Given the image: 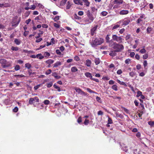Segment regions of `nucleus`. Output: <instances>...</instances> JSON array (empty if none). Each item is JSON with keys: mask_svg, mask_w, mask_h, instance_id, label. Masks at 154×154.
<instances>
[{"mask_svg": "<svg viewBox=\"0 0 154 154\" xmlns=\"http://www.w3.org/2000/svg\"><path fill=\"white\" fill-rule=\"evenodd\" d=\"M112 47L115 49L116 52H121L124 49V46L122 45L115 42L112 43Z\"/></svg>", "mask_w": 154, "mask_h": 154, "instance_id": "obj_1", "label": "nucleus"}, {"mask_svg": "<svg viewBox=\"0 0 154 154\" xmlns=\"http://www.w3.org/2000/svg\"><path fill=\"white\" fill-rule=\"evenodd\" d=\"M104 42V39L102 38H96L92 40L91 45L93 47L98 45H100L102 44Z\"/></svg>", "mask_w": 154, "mask_h": 154, "instance_id": "obj_2", "label": "nucleus"}, {"mask_svg": "<svg viewBox=\"0 0 154 154\" xmlns=\"http://www.w3.org/2000/svg\"><path fill=\"white\" fill-rule=\"evenodd\" d=\"M87 14L88 18L85 19V21L87 23H90L93 21L94 18L96 17V16H93V15L89 11H88Z\"/></svg>", "mask_w": 154, "mask_h": 154, "instance_id": "obj_3", "label": "nucleus"}, {"mask_svg": "<svg viewBox=\"0 0 154 154\" xmlns=\"http://www.w3.org/2000/svg\"><path fill=\"white\" fill-rule=\"evenodd\" d=\"M112 40L116 41L119 43L122 42L123 39L121 36H118L116 35H112Z\"/></svg>", "mask_w": 154, "mask_h": 154, "instance_id": "obj_4", "label": "nucleus"}, {"mask_svg": "<svg viewBox=\"0 0 154 154\" xmlns=\"http://www.w3.org/2000/svg\"><path fill=\"white\" fill-rule=\"evenodd\" d=\"M131 22L130 19L129 18H125L123 20H120L119 22L122 23V26H126L129 24Z\"/></svg>", "mask_w": 154, "mask_h": 154, "instance_id": "obj_5", "label": "nucleus"}, {"mask_svg": "<svg viewBox=\"0 0 154 154\" xmlns=\"http://www.w3.org/2000/svg\"><path fill=\"white\" fill-rule=\"evenodd\" d=\"M109 36V35H107L106 38V41L107 43H109V47H112V43L114 42L112 40H110Z\"/></svg>", "mask_w": 154, "mask_h": 154, "instance_id": "obj_6", "label": "nucleus"}, {"mask_svg": "<svg viewBox=\"0 0 154 154\" xmlns=\"http://www.w3.org/2000/svg\"><path fill=\"white\" fill-rule=\"evenodd\" d=\"M20 21V17L19 18V20L17 21L15 19H13L11 22L12 26L14 27H17Z\"/></svg>", "mask_w": 154, "mask_h": 154, "instance_id": "obj_7", "label": "nucleus"}, {"mask_svg": "<svg viewBox=\"0 0 154 154\" xmlns=\"http://www.w3.org/2000/svg\"><path fill=\"white\" fill-rule=\"evenodd\" d=\"M34 101L37 102H39V99L38 97H35L33 98H30L29 101V104H32L33 101Z\"/></svg>", "mask_w": 154, "mask_h": 154, "instance_id": "obj_8", "label": "nucleus"}, {"mask_svg": "<svg viewBox=\"0 0 154 154\" xmlns=\"http://www.w3.org/2000/svg\"><path fill=\"white\" fill-rule=\"evenodd\" d=\"M74 89L76 91L81 95H85V93L82 91V90L79 88H75Z\"/></svg>", "mask_w": 154, "mask_h": 154, "instance_id": "obj_9", "label": "nucleus"}, {"mask_svg": "<svg viewBox=\"0 0 154 154\" xmlns=\"http://www.w3.org/2000/svg\"><path fill=\"white\" fill-rule=\"evenodd\" d=\"M10 4L8 3H4L0 4V8L8 7H10Z\"/></svg>", "mask_w": 154, "mask_h": 154, "instance_id": "obj_10", "label": "nucleus"}, {"mask_svg": "<svg viewBox=\"0 0 154 154\" xmlns=\"http://www.w3.org/2000/svg\"><path fill=\"white\" fill-rule=\"evenodd\" d=\"M97 25L93 27L91 30V34L92 36H93L94 33L95 31H96L97 29Z\"/></svg>", "mask_w": 154, "mask_h": 154, "instance_id": "obj_11", "label": "nucleus"}, {"mask_svg": "<svg viewBox=\"0 0 154 154\" xmlns=\"http://www.w3.org/2000/svg\"><path fill=\"white\" fill-rule=\"evenodd\" d=\"M129 11L127 10H122L120 11L119 14L120 15H126L128 14Z\"/></svg>", "mask_w": 154, "mask_h": 154, "instance_id": "obj_12", "label": "nucleus"}, {"mask_svg": "<svg viewBox=\"0 0 154 154\" xmlns=\"http://www.w3.org/2000/svg\"><path fill=\"white\" fill-rule=\"evenodd\" d=\"M123 2V0H115L113 1L114 4L120 5L122 4Z\"/></svg>", "mask_w": 154, "mask_h": 154, "instance_id": "obj_13", "label": "nucleus"}, {"mask_svg": "<svg viewBox=\"0 0 154 154\" xmlns=\"http://www.w3.org/2000/svg\"><path fill=\"white\" fill-rule=\"evenodd\" d=\"M72 18L73 20H80L81 17L78 16L76 14H74L72 17Z\"/></svg>", "mask_w": 154, "mask_h": 154, "instance_id": "obj_14", "label": "nucleus"}, {"mask_svg": "<svg viewBox=\"0 0 154 154\" xmlns=\"http://www.w3.org/2000/svg\"><path fill=\"white\" fill-rule=\"evenodd\" d=\"M74 2L76 4L83 5L82 2L81 0H74Z\"/></svg>", "mask_w": 154, "mask_h": 154, "instance_id": "obj_15", "label": "nucleus"}, {"mask_svg": "<svg viewBox=\"0 0 154 154\" xmlns=\"http://www.w3.org/2000/svg\"><path fill=\"white\" fill-rule=\"evenodd\" d=\"M85 76L87 78H89L91 79H92V76L91 73L89 72H86L85 73Z\"/></svg>", "mask_w": 154, "mask_h": 154, "instance_id": "obj_16", "label": "nucleus"}, {"mask_svg": "<svg viewBox=\"0 0 154 154\" xmlns=\"http://www.w3.org/2000/svg\"><path fill=\"white\" fill-rule=\"evenodd\" d=\"M61 65V63L60 61L57 62L54 64L53 67H57Z\"/></svg>", "mask_w": 154, "mask_h": 154, "instance_id": "obj_17", "label": "nucleus"}, {"mask_svg": "<svg viewBox=\"0 0 154 154\" xmlns=\"http://www.w3.org/2000/svg\"><path fill=\"white\" fill-rule=\"evenodd\" d=\"M117 82L119 84L121 85H124L125 87L127 86V85L126 84H125L124 82L121 81L119 79L117 80Z\"/></svg>", "mask_w": 154, "mask_h": 154, "instance_id": "obj_18", "label": "nucleus"}, {"mask_svg": "<svg viewBox=\"0 0 154 154\" xmlns=\"http://www.w3.org/2000/svg\"><path fill=\"white\" fill-rule=\"evenodd\" d=\"M14 42L17 45H19L20 44L21 41L20 39L16 38L14 39Z\"/></svg>", "mask_w": 154, "mask_h": 154, "instance_id": "obj_19", "label": "nucleus"}, {"mask_svg": "<svg viewBox=\"0 0 154 154\" xmlns=\"http://www.w3.org/2000/svg\"><path fill=\"white\" fill-rule=\"evenodd\" d=\"M94 62L96 65L99 64L100 62V60L99 58H96L94 59Z\"/></svg>", "mask_w": 154, "mask_h": 154, "instance_id": "obj_20", "label": "nucleus"}, {"mask_svg": "<svg viewBox=\"0 0 154 154\" xmlns=\"http://www.w3.org/2000/svg\"><path fill=\"white\" fill-rule=\"evenodd\" d=\"M97 9L95 8L94 7H92L91 8V11L92 13L95 12L94 13V14L95 16H96L97 14Z\"/></svg>", "mask_w": 154, "mask_h": 154, "instance_id": "obj_21", "label": "nucleus"}, {"mask_svg": "<svg viewBox=\"0 0 154 154\" xmlns=\"http://www.w3.org/2000/svg\"><path fill=\"white\" fill-rule=\"evenodd\" d=\"M7 62L6 60L5 59H0V63L2 65L6 64Z\"/></svg>", "mask_w": 154, "mask_h": 154, "instance_id": "obj_22", "label": "nucleus"}, {"mask_svg": "<svg viewBox=\"0 0 154 154\" xmlns=\"http://www.w3.org/2000/svg\"><path fill=\"white\" fill-rule=\"evenodd\" d=\"M91 61L89 60H87L86 61V65L88 67H90L91 64Z\"/></svg>", "mask_w": 154, "mask_h": 154, "instance_id": "obj_23", "label": "nucleus"}, {"mask_svg": "<svg viewBox=\"0 0 154 154\" xmlns=\"http://www.w3.org/2000/svg\"><path fill=\"white\" fill-rule=\"evenodd\" d=\"M78 70V69L76 66L72 67L71 68V71L72 72H75Z\"/></svg>", "mask_w": 154, "mask_h": 154, "instance_id": "obj_24", "label": "nucleus"}, {"mask_svg": "<svg viewBox=\"0 0 154 154\" xmlns=\"http://www.w3.org/2000/svg\"><path fill=\"white\" fill-rule=\"evenodd\" d=\"M52 75L54 76L56 79H58L61 78L60 76L57 75L56 72H54L52 74Z\"/></svg>", "mask_w": 154, "mask_h": 154, "instance_id": "obj_25", "label": "nucleus"}, {"mask_svg": "<svg viewBox=\"0 0 154 154\" xmlns=\"http://www.w3.org/2000/svg\"><path fill=\"white\" fill-rule=\"evenodd\" d=\"M54 60L51 59H48L45 62L48 64H51L54 62Z\"/></svg>", "mask_w": 154, "mask_h": 154, "instance_id": "obj_26", "label": "nucleus"}, {"mask_svg": "<svg viewBox=\"0 0 154 154\" xmlns=\"http://www.w3.org/2000/svg\"><path fill=\"white\" fill-rule=\"evenodd\" d=\"M82 1L84 3V5L86 6H88L90 4V3L88 0H82Z\"/></svg>", "mask_w": 154, "mask_h": 154, "instance_id": "obj_27", "label": "nucleus"}, {"mask_svg": "<svg viewBox=\"0 0 154 154\" xmlns=\"http://www.w3.org/2000/svg\"><path fill=\"white\" fill-rule=\"evenodd\" d=\"M116 50H115L114 51H111L110 53H109V54L110 56L114 57L115 56L116 54Z\"/></svg>", "mask_w": 154, "mask_h": 154, "instance_id": "obj_28", "label": "nucleus"}, {"mask_svg": "<svg viewBox=\"0 0 154 154\" xmlns=\"http://www.w3.org/2000/svg\"><path fill=\"white\" fill-rule=\"evenodd\" d=\"M14 77L17 78H20L22 77H24L25 76L22 74L21 75H14Z\"/></svg>", "mask_w": 154, "mask_h": 154, "instance_id": "obj_29", "label": "nucleus"}, {"mask_svg": "<svg viewBox=\"0 0 154 154\" xmlns=\"http://www.w3.org/2000/svg\"><path fill=\"white\" fill-rule=\"evenodd\" d=\"M39 58L40 59H42L44 58V57L42 56L41 54H38L36 55V58Z\"/></svg>", "mask_w": 154, "mask_h": 154, "instance_id": "obj_30", "label": "nucleus"}, {"mask_svg": "<svg viewBox=\"0 0 154 154\" xmlns=\"http://www.w3.org/2000/svg\"><path fill=\"white\" fill-rule=\"evenodd\" d=\"M112 88L115 90V91H117L118 90V89H117V86L116 85H113L112 86Z\"/></svg>", "mask_w": 154, "mask_h": 154, "instance_id": "obj_31", "label": "nucleus"}, {"mask_svg": "<svg viewBox=\"0 0 154 154\" xmlns=\"http://www.w3.org/2000/svg\"><path fill=\"white\" fill-rule=\"evenodd\" d=\"M72 4L70 3L69 1H68L67 3V5L66 6V8L67 9H69L71 7Z\"/></svg>", "mask_w": 154, "mask_h": 154, "instance_id": "obj_32", "label": "nucleus"}, {"mask_svg": "<svg viewBox=\"0 0 154 154\" xmlns=\"http://www.w3.org/2000/svg\"><path fill=\"white\" fill-rule=\"evenodd\" d=\"M25 67L28 69H29L31 67V66L30 63H27L25 64Z\"/></svg>", "mask_w": 154, "mask_h": 154, "instance_id": "obj_33", "label": "nucleus"}, {"mask_svg": "<svg viewBox=\"0 0 154 154\" xmlns=\"http://www.w3.org/2000/svg\"><path fill=\"white\" fill-rule=\"evenodd\" d=\"M53 83L52 82H51L47 84V86L48 88H49L51 87L53 85Z\"/></svg>", "mask_w": 154, "mask_h": 154, "instance_id": "obj_34", "label": "nucleus"}, {"mask_svg": "<svg viewBox=\"0 0 154 154\" xmlns=\"http://www.w3.org/2000/svg\"><path fill=\"white\" fill-rule=\"evenodd\" d=\"M11 50H12L13 51H17L18 50L19 48L18 47H14V46H12L11 47Z\"/></svg>", "mask_w": 154, "mask_h": 154, "instance_id": "obj_35", "label": "nucleus"}, {"mask_svg": "<svg viewBox=\"0 0 154 154\" xmlns=\"http://www.w3.org/2000/svg\"><path fill=\"white\" fill-rule=\"evenodd\" d=\"M152 30V28L151 27H148L147 28L146 31L147 33H150Z\"/></svg>", "mask_w": 154, "mask_h": 154, "instance_id": "obj_36", "label": "nucleus"}, {"mask_svg": "<svg viewBox=\"0 0 154 154\" xmlns=\"http://www.w3.org/2000/svg\"><path fill=\"white\" fill-rule=\"evenodd\" d=\"M148 124L151 126V127H153L154 125V121H149L148 122Z\"/></svg>", "mask_w": 154, "mask_h": 154, "instance_id": "obj_37", "label": "nucleus"}, {"mask_svg": "<svg viewBox=\"0 0 154 154\" xmlns=\"http://www.w3.org/2000/svg\"><path fill=\"white\" fill-rule=\"evenodd\" d=\"M20 66L19 65H17L15 66L14 67V69L16 71H17L20 69Z\"/></svg>", "mask_w": 154, "mask_h": 154, "instance_id": "obj_38", "label": "nucleus"}, {"mask_svg": "<svg viewBox=\"0 0 154 154\" xmlns=\"http://www.w3.org/2000/svg\"><path fill=\"white\" fill-rule=\"evenodd\" d=\"M86 90L88 91L90 93H96L95 92L92 90L90 88H87Z\"/></svg>", "mask_w": 154, "mask_h": 154, "instance_id": "obj_39", "label": "nucleus"}, {"mask_svg": "<svg viewBox=\"0 0 154 154\" xmlns=\"http://www.w3.org/2000/svg\"><path fill=\"white\" fill-rule=\"evenodd\" d=\"M142 94V93L140 91H138L137 92V97H139Z\"/></svg>", "mask_w": 154, "mask_h": 154, "instance_id": "obj_40", "label": "nucleus"}, {"mask_svg": "<svg viewBox=\"0 0 154 154\" xmlns=\"http://www.w3.org/2000/svg\"><path fill=\"white\" fill-rule=\"evenodd\" d=\"M108 14V13L106 11H103L101 12V14L103 16H106Z\"/></svg>", "mask_w": 154, "mask_h": 154, "instance_id": "obj_41", "label": "nucleus"}, {"mask_svg": "<svg viewBox=\"0 0 154 154\" xmlns=\"http://www.w3.org/2000/svg\"><path fill=\"white\" fill-rule=\"evenodd\" d=\"M31 71H32V70L30 69L28 71V73H29V75H34L35 74V72H32Z\"/></svg>", "mask_w": 154, "mask_h": 154, "instance_id": "obj_42", "label": "nucleus"}, {"mask_svg": "<svg viewBox=\"0 0 154 154\" xmlns=\"http://www.w3.org/2000/svg\"><path fill=\"white\" fill-rule=\"evenodd\" d=\"M50 102V101L48 100H45L44 101V103L45 105L49 104Z\"/></svg>", "mask_w": 154, "mask_h": 154, "instance_id": "obj_43", "label": "nucleus"}, {"mask_svg": "<svg viewBox=\"0 0 154 154\" xmlns=\"http://www.w3.org/2000/svg\"><path fill=\"white\" fill-rule=\"evenodd\" d=\"M60 17L58 16H56L54 19V20L55 21H56L57 20H59Z\"/></svg>", "mask_w": 154, "mask_h": 154, "instance_id": "obj_44", "label": "nucleus"}, {"mask_svg": "<svg viewBox=\"0 0 154 154\" xmlns=\"http://www.w3.org/2000/svg\"><path fill=\"white\" fill-rule=\"evenodd\" d=\"M140 52L141 54H144L146 53V50L144 48H143L141 49Z\"/></svg>", "mask_w": 154, "mask_h": 154, "instance_id": "obj_45", "label": "nucleus"}, {"mask_svg": "<svg viewBox=\"0 0 154 154\" xmlns=\"http://www.w3.org/2000/svg\"><path fill=\"white\" fill-rule=\"evenodd\" d=\"M143 65L144 66V67L145 68L146 66L147 65V63L146 60H145L144 61L143 63Z\"/></svg>", "mask_w": 154, "mask_h": 154, "instance_id": "obj_46", "label": "nucleus"}, {"mask_svg": "<svg viewBox=\"0 0 154 154\" xmlns=\"http://www.w3.org/2000/svg\"><path fill=\"white\" fill-rule=\"evenodd\" d=\"M108 124H112V120L109 117L108 118Z\"/></svg>", "mask_w": 154, "mask_h": 154, "instance_id": "obj_47", "label": "nucleus"}, {"mask_svg": "<svg viewBox=\"0 0 154 154\" xmlns=\"http://www.w3.org/2000/svg\"><path fill=\"white\" fill-rule=\"evenodd\" d=\"M51 72V70L50 69H49L47 71H46L45 72V74L47 75H49L50 74Z\"/></svg>", "mask_w": 154, "mask_h": 154, "instance_id": "obj_48", "label": "nucleus"}, {"mask_svg": "<svg viewBox=\"0 0 154 154\" xmlns=\"http://www.w3.org/2000/svg\"><path fill=\"white\" fill-rule=\"evenodd\" d=\"M122 149L123 151H124L125 152H127L128 150V149L127 148V147L126 146H125L124 147H122Z\"/></svg>", "mask_w": 154, "mask_h": 154, "instance_id": "obj_49", "label": "nucleus"}, {"mask_svg": "<svg viewBox=\"0 0 154 154\" xmlns=\"http://www.w3.org/2000/svg\"><path fill=\"white\" fill-rule=\"evenodd\" d=\"M143 20L142 19L140 18V17L137 20L136 22L137 23L139 24V23L141 21H142Z\"/></svg>", "mask_w": 154, "mask_h": 154, "instance_id": "obj_50", "label": "nucleus"}, {"mask_svg": "<svg viewBox=\"0 0 154 154\" xmlns=\"http://www.w3.org/2000/svg\"><path fill=\"white\" fill-rule=\"evenodd\" d=\"M74 59L76 61H78L80 60L79 57L77 56H76L74 57Z\"/></svg>", "mask_w": 154, "mask_h": 154, "instance_id": "obj_51", "label": "nucleus"}, {"mask_svg": "<svg viewBox=\"0 0 154 154\" xmlns=\"http://www.w3.org/2000/svg\"><path fill=\"white\" fill-rule=\"evenodd\" d=\"M129 74L132 77H133L135 75V73L133 72H130Z\"/></svg>", "mask_w": 154, "mask_h": 154, "instance_id": "obj_52", "label": "nucleus"}, {"mask_svg": "<svg viewBox=\"0 0 154 154\" xmlns=\"http://www.w3.org/2000/svg\"><path fill=\"white\" fill-rule=\"evenodd\" d=\"M148 57V54H144V55H143V58L144 59H146Z\"/></svg>", "mask_w": 154, "mask_h": 154, "instance_id": "obj_53", "label": "nucleus"}, {"mask_svg": "<svg viewBox=\"0 0 154 154\" xmlns=\"http://www.w3.org/2000/svg\"><path fill=\"white\" fill-rule=\"evenodd\" d=\"M54 25L55 27L57 28H59L60 26V25L59 24L56 23H54Z\"/></svg>", "mask_w": 154, "mask_h": 154, "instance_id": "obj_54", "label": "nucleus"}, {"mask_svg": "<svg viewBox=\"0 0 154 154\" xmlns=\"http://www.w3.org/2000/svg\"><path fill=\"white\" fill-rule=\"evenodd\" d=\"M89 123V120L88 119H85L84 122V124L85 125H87Z\"/></svg>", "mask_w": 154, "mask_h": 154, "instance_id": "obj_55", "label": "nucleus"}, {"mask_svg": "<svg viewBox=\"0 0 154 154\" xmlns=\"http://www.w3.org/2000/svg\"><path fill=\"white\" fill-rule=\"evenodd\" d=\"M45 47V45H41L40 47L36 49V50H38L40 49H41Z\"/></svg>", "mask_w": 154, "mask_h": 154, "instance_id": "obj_56", "label": "nucleus"}, {"mask_svg": "<svg viewBox=\"0 0 154 154\" xmlns=\"http://www.w3.org/2000/svg\"><path fill=\"white\" fill-rule=\"evenodd\" d=\"M44 55L45 56V57H49L50 56V54L48 52H46L44 53Z\"/></svg>", "mask_w": 154, "mask_h": 154, "instance_id": "obj_57", "label": "nucleus"}, {"mask_svg": "<svg viewBox=\"0 0 154 154\" xmlns=\"http://www.w3.org/2000/svg\"><path fill=\"white\" fill-rule=\"evenodd\" d=\"M96 100L97 102H101V99L99 97L97 96L96 98Z\"/></svg>", "mask_w": 154, "mask_h": 154, "instance_id": "obj_58", "label": "nucleus"}, {"mask_svg": "<svg viewBox=\"0 0 154 154\" xmlns=\"http://www.w3.org/2000/svg\"><path fill=\"white\" fill-rule=\"evenodd\" d=\"M131 37V35H127L125 37L126 40H128Z\"/></svg>", "mask_w": 154, "mask_h": 154, "instance_id": "obj_59", "label": "nucleus"}, {"mask_svg": "<svg viewBox=\"0 0 154 154\" xmlns=\"http://www.w3.org/2000/svg\"><path fill=\"white\" fill-rule=\"evenodd\" d=\"M122 73V71L121 69H119L117 72V73L118 75H120Z\"/></svg>", "mask_w": 154, "mask_h": 154, "instance_id": "obj_60", "label": "nucleus"}, {"mask_svg": "<svg viewBox=\"0 0 154 154\" xmlns=\"http://www.w3.org/2000/svg\"><path fill=\"white\" fill-rule=\"evenodd\" d=\"M83 14L84 13L83 11H79L78 13V15L80 16H82L83 15Z\"/></svg>", "mask_w": 154, "mask_h": 154, "instance_id": "obj_61", "label": "nucleus"}, {"mask_svg": "<svg viewBox=\"0 0 154 154\" xmlns=\"http://www.w3.org/2000/svg\"><path fill=\"white\" fill-rule=\"evenodd\" d=\"M56 53L59 55H61V52H60L59 50L57 49L56 50Z\"/></svg>", "mask_w": 154, "mask_h": 154, "instance_id": "obj_62", "label": "nucleus"}, {"mask_svg": "<svg viewBox=\"0 0 154 154\" xmlns=\"http://www.w3.org/2000/svg\"><path fill=\"white\" fill-rule=\"evenodd\" d=\"M40 85H38L35 86L34 88L35 90H37L40 87Z\"/></svg>", "mask_w": 154, "mask_h": 154, "instance_id": "obj_63", "label": "nucleus"}, {"mask_svg": "<svg viewBox=\"0 0 154 154\" xmlns=\"http://www.w3.org/2000/svg\"><path fill=\"white\" fill-rule=\"evenodd\" d=\"M97 114L98 115H102L103 114V112L101 111H99L98 112Z\"/></svg>", "mask_w": 154, "mask_h": 154, "instance_id": "obj_64", "label": "nucleus"}]
</instances>
